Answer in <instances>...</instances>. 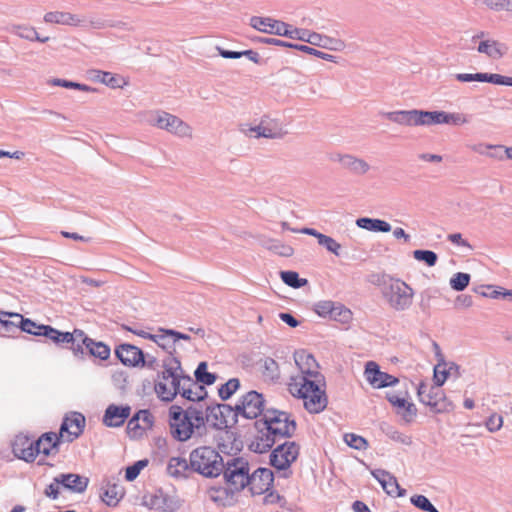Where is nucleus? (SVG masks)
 <instances>
[{
	"label": "nucleus",
	"instance_id": "51",
	"mask_svg": "<svg viewBox=\"0 0 512 512\" xmlns=\"http://www.w3.org/2000/svg\"><path fill=\"white\" fill-rule=\"evenodd\" d=\"M344 440L347 443L348 446L357 449V450H363L366 449L368 442L365 438L356 435L354 433H348L345 434Z\"/></svg>",
	"mask_w": 512,
	"mask_h": 512
},
{
	"label": "nucleus",
	"instance_id": "3",
	"mask_svg": "<svg viewBox=\"0 0 512 512\" xmlns=\"http://www.w3.org/2000/svg\"><path fill=\"white\" fill-rule=\"evenodd\" d=\"M184 377L180 361L173 356L167 357L163 361V371L159 380L155 383V393L163 401H172L180 392Z\"/></svg>",
	"mask_w": 512,
	"mask_h": 512
},
{
	"label": "nucleus",
	"instance_id": "22",
	"mask_svg": "<svg viewBox=\"0 0 512 512\" xmlns=\"http://www.w3.org/2000/svg\"><path fill=\"white\" fill-rule=\"evenodd\" d=\"M256 428L257 433L250 442L249 448L256 453L268 452L275 444L277 437L266 430L264 425H260L259 421L256 422Z\"/></svg>",
	"mask_w": 512,
	"mask_h": 512
},
{
	"label": "nucleus",
	"instance_id": "41",
	"mask_svg": "<svg viewBox=\"0 0 512 512\" xmlns=\"http://www.w3.org/2000/svg\"><path fill=\"white\" fill-rule=\"evenodd\" d=\"M330 319L337 321L341 324H349L353 319V313L344 305L336 303L333 308V313L331 314Z\"/></svg>",
	"mask_w": 512,
	"mask_h": 512
},
{
	"label": "nucleus",
	"instance_id": "49",
	"mask_svg": "<svg viewBox=\"0 0 512 512\" xmlns=\"http://www.w3.org/2000/svg\"><path fill=\"white\" fill-rule=\"evenodd\" d=\"M469 281V274L459 272L453 275V277L450 279V285L454 290L462 291L469 285Z\"/></svg>",
	"mask_w": 512,
	"mask_h": 512
},
{
	"label": "nucleus",
	"instance_id": "24",
	"mask_svg": "<svg viewBox=\"0 0 512 512\" xmlns=\"http://www.w3.org/2000/svg\"><path fill=\"white\" fill-rule=\"evenodd\" d=\"M371 473L388 495L392 497H402L405 495V489L400 487L396 477L391 473L381 469L374 470Z\"/></svg>",
	"mask_w": 512,
	"mask_h": 512
},
{
	"label": "nucleus",
	"instance_id": "57",
	"mask_svg": "<svg viewBox=\"0 0 512 512\" xmlns=\"http://www.w3.org/2000/svg\"><path fill=\"white\" fill-rule=\"evenodd\" d=\"M295 49H298L304 53H307V54H310V55H314L318 58H321V59H324V60H327V61H333L334 59V56L331 55V54H327V53H324L320 50H317L315 48H312L310 46H306V45H297L295 46Z\"/></svg>",
	"mask_w": 512,
	"mask_h": 512
},
{
	"label": "nucleus",
	"instance_id": "47",
	"mask_svg": "<svg viewBox=\"0 0 512 512\" xmlns=\"http://www.w3.org/2000/svg\"><path fill=\"white\" fill-rule=\"evenodd\" d=\"M449 374H450V371L447 368V364L444 361L439 362L434 367V375H433L434 383L436 385L442 386L446 382Z\"/></svg>",
	"mask_w": 512,
	"mask_h": 512
},
{
	"label": "nucleus",
	"instance_id": "9",
	"mask_svg": "<svg viewBox=\"0 0 512 512\" xmlns=\"http://www.w3.org/2000/svg\"><path fill=\"white\" fill-rule=\"evenodd\" d=\"M295 364L299 374L291 378H304L305 380H324L319 371V365L314 356L306 350H298L294 353Z\"/></svg>",
	"mask_w": 512,
	"mask_h": 512
},
{
	"label": "nucleus",
	"instance_id": "33",
	"mask_svg": "<svg viewBox=\"0 0 512 512\" xmlns=\"http://www.w3.org/2000/svg\"><path fill=\"white\" fill-rule=\"evenodd\" d=\"M124 496V489L116 483L108 482L100 495L101 500L108 506L115 507Z\"/></svg>",
	"mask_w": 512,
	"mask_h": 512
},
{
	"label": "nucleus",
	"instance_id": "63",
	"mask_svg": "<svg viewBox=\"0 0 512 512\" xmlns=\"http://www.w3.org/2000/svg\"><path fill=\"white\" fill-rule=\"evenodd\" d=\"M324 40H328V37L322 36L315 32L308 31V34H307V42L308 43L315 45V46H319V45H324L323 44Z\"/></svg>",
	"mask_w": 512,
	"mask_h": 512
},
{
	"label": "nucleus",
	"instance_id": "43",
	"mask_svg": "<svg viewBox=\"0 0 512 512\" xmlns=\"http://www.w3.org/2000/svg\"><path fill=\"white\" fill-rule=\"evenodd\" d=\"M15 33L24 39L30 40V41H39V42H47L49 40V37L46 36L45 39H40V36L38 35L35 28L31 26H17L15 27Z\"/></svg>",
	"mask_w": 512,
	"mask_h": 512
},
{
	"label": "nucleus",
	"instance_id": "45",
	"mask_svg": "<svg viewBox=\"0 0 512 512\" xmlns=\"http://www.w3.org/2000/svg\"><path fill=\"white\" fill-rule=\"evenodd\" d=\"M187 469V462L180 457H173L170 459L167 471L171 476L177 477Z\"/></svg>",
	"mask_w": 512,
	"mask_h": 512
},
{
	"label": "nucleus",
	"instance_id": "23",
	"mask_svg": "<svg viewBox=\"0 0 512 512\" xmlns=\"http://www.w3.org/2000/svg\"><path fill=\"white\" fill-rule=\"evenodd\" d=\"M12 447L14 454L20 459L34 461L37 457L36 442L28 436H16Z\"/></svg>",
	"mask_w": 512,
	"mask_h": 512
},
{
	"label": "nucleus",
	"instance_id": "50",
	"mask_svg": "<svg viewBox=\"0 0 512 512\" xmlns=\"http://www.w3.org/2000/svg\"><path fill=\"white\" fill-rule=\"evenodd\" d=\"M413 257L418 261L425 262L430 267L434 266L438 259L436 253L430 250H415Z\"/></svg>",
	"mask_w": 512,
	"mask_h": 512
},
{
	"label": "nucleus",
	"instance_id": "15",
	"mask_svg": "<svg viewBox=\"0 0 512 512\" xmlns=\"http://www.w3.org/2000/svg\"><path fill=\"white\" fill-rule=\"evenodd\" d=\"M274 475L268 468H258L249 475L247 487L253 496L267 493L273 486Z\"/></svg>",
	"mask_w": 512,
	"mask_h": 512
},
{
	"label": "nucleus",
	"instance_id": "4",
	"mask_svg": "<svg viewBox=\"0 0 512 512\" xmlns=\"http://www.w3.org/2000/svg\"><path fill=\"white\" fill-rule=\"evenodd\" d=\"M190 465L206 477H217L223 470V459L215 449L204 446L191 452Z\"/></svg>",
	"mask_w": 512,
	"mask_h": 512
},
{
	"label": "nucleus",
	"instance_id": "6",
	"mask_svg": "<svg viewBox=\"0 0 512 512\" xmlns=\"http://www.w3.org/2000/svg\"><path fill=\"white\" fill-rule=\"evenodd\" d=\"M384 296L392 308L403 311L411 306L414 290L400 279H390L385 284Z\"/></svg>",
	"mask_w": 512,
	"mask_h": 512
},
{
	"label": "nucleus",
	"instance_id": "52",
	"mask_svg": "<svg viewBox=\"0 0 512 512\" xmlns=\"http://www.w3.org/2000/svg\"><path fill=\"white\" fill-rule=\"evenodd\" d=\"M411 503L417 508L427 512H439L429 501V499L423 495H414L411 497Z\"/></svg>",
	"mask_w": 512,
	"mask_h": 512
},
{
	"label": "nucleus",
	"instance_id": "10",
	"mask_svg": "<svg viewBox=\"0 0 512 512\" xmlns=\"http://www.w3.org/2000/svg\"><path fill=\"white\" fill-rule=\"evenodd\" d=\"M264 411V398L256 391L246 393L235 406L236 415L247 419H255Z\"/></svg>",
	"mask_w": 512,
	"mask_h": 512
},
{
	"label": "nucleus",
	"instance_id": "35",
	"mask_svg": "<svg viewBox=\"0 0 512 512\" xmlns=\"http://www.w3.org/2000/svg\"><path fill=\"white\" fill-rule=\"evenodd\" d=\"M152 505L163 512H175L181 507V501L174 496L160 495L155 496Z\"/></svg>",
	"mask_w": 512,
	"mask_h": 512
},
{
	"label": "nucleus",
	"instance_id": "26",
	"mask_svg": "<svg viewBox=\"0 0 512 512\" xmlns=\"http://www.w3.org/2000/svg\"><path fill=\"white\" fill-rule=\"evenodd\" d=\"M131 408L128 405L118 406L111 404L107 407L103 416V423L108 427H119L130 416Z\"/></svg>",
	"mask_w": 512,
	"mask_h": 512
},
{
	"label": "nucleus",
	"instance_id": "39",
	"mask_svg": "<svg viewBox=\"0 0 512 512\" xmlns=\"http://www.w3.org/2000/svg\"><path fill=\"white\" fill-rule=\"evenodd\" d=\"M41 336H45L46 338L52 340L55 343H73L74 342V334L70 332H61L57 329L45 325L44 329L41 333Z\"/></svg>",
	"mask_w": 512,
	"mask_h": 512
},
{
	"label": "nucleus",
	"instance_id": "7",
	"mask_svg": "<svg viewBox=\"0 0 512 512\" xmlns=\"http://www.w3.org/2000/svg\"><path fill=\"white\" fill-rule=\"evenodd\" d=\"M249 465L241 459L236 458L229 461L226 466H223V478L225 483L237 495L249 483Z\"/></svg>",
	"mask_w": 512,
	"mask_h": 512
},
{
	"label": "nucleus",
	"instance_id": "30",
	"mask_svg": "<svg viewBox=\"0 0 512 512\" xmlns=\"http://www.w3.org/2000/svg\"><path fill=\"white\" fill-rule=\"evenodd\" d=\"M57 483H61L65 488L76 493H82L86 490L89 479L78 474H60L55 478Z\"/></svg>",
	"mask_w": 512,
	"mask_h": 512
},
{
	"label": "nucleus",
	"instance_id": "2",
	"mask_svg": "<svg viewBox=\"0 0 512 512\" xmlns=\"http://www.w3.org/2000/svg\"><path fill=\"white\" fill-rule=\"evenodd\" d=\"M288 390L292 396L303 401V406L309 413H320L328 404L324 380L290 378Z\"/></svg>",
	"mask_w": 512,
	"mask_h": 512
},
{
	"label": "nucleus",
	"instance_id": "32",
	"mask_svg": "<svg viewBox=\"0 0 512 512\" xmlns=\"http://www.w3.org/2000/svg\"><path fill=\"white\" fill-rule=\"evenodd\" d=\"M44 21L51 24H60L67 26H80L82 20L78 15L64 11H52L44 15Z\"/></svg>",
	"mask_w": 512,
	"mask_h": 512
},
{
	"label": "nucleus",
	"instance_id": "18",
	"mask_svg": "<svg viewBox=\"0 0 512 512\" xmlns=\"http://www.w3.org/2000/svg\"><path fill=\"white\" fill-rule=\"evenodd\" d=\"M230 413L229 407L223 404L208 406L204 411V425L207 423L218 430L226 429L229 427L228 416Z\"/></svg>",
	"mask_w": 512,
	"mask_h": 512
},
{
	"label": "nucleus",
	"instance_id": "17",
	"mask_svg": "<svg viewBox=\"0 0 512 512\" xmlns=\"http://www.w3.org/2000/svg\"><path fill=\"white\" fill-rule=\"evenodd\" d=\"M364 374L369 384L378 389L393 386L399 382L395 376L380 371L379 365L373 361L367 362Z\"/></svg>",
	"mask_w": 512,
	"mask_h": 512
},
{
	"label": "nucleus",
	"instance_id": "11",
	"mask_svg": "<svg viewBox=\"0 0 512 512\" xmlns=\"http://www.w3.org/2000/svg\"><path fill=\"white\" fill-rule=\"evenodd\" d=\"M240 131L247 137H255V138H281L284 135V132L278 122L273 119H262L258 125H241Z\"/></svg>",
	"mask_w": 512,
	"mask_h": 512
},
{
	"label": "nucleus",
	"instance_id": "27",
	"mask_svg": "<svg viewBox=\"0 0 512 512\" xmlns=\"http://www.w3.org/2000/svg\"><path fill=\"white\" fill-rule=\"evenodd\" d=\"M207 497L216 505L232 506L236 502V494L226 486H211L206 491Z\"/></svg>",
	"mask_w": 512,
	"mask_h": 512
},
{
	"label": "nucleus",
	"instance_id": "28",
	"mask_svg": "<svg viewBox=\"0 0 512 512\" xmlns=\"http://www.w3.org/2000/svg\"><path fill=\"white\" fill-rule=\"evenodd\" d=\"M36 442L37 456L43 454L49 456L58 452V447L63 440H60V435L54 432H47L42 434Z\"/></svg>",
	"mask_w": 512,
	"mask_h": 512
},
{
	"label": "nucleus",
	"instance_id": "60",
	"mask_svg": "<svg viewBox=\"0 0 512 512\" xmlns=\"http://www.w3.org/2000/svg\"><path fill=\"white\" fill-rule=\"evenodd\" d=\"M356 157L348 154H336L332 156L333 161H338L343 167L351 170L353 165L355 164Z\"/></svg>",
	"mask_w": 512,
	"mask_h": 512
},
{
	"label": "nucleus",
	"instance_id": "25",
	"mask_svg": "<svg viewBox=\"0 0 512 512\" xmlns=\"http://www.w3.org/2000/svg\"><path fill=\"white\" fill-rule=\"evenodd\" d=\"M251 25L253 28L268 34L284 36L287 33V23L269 17H252Z\"/></svg>",
	"mask_w": 512,
	"mask_h": 512
},
{
	"label": "nucleus",
	"instance_id": "19",
	"mask_svg": "<svg viewBox=\"0 0 512 512\" xmlns=\"http://www.w3.org/2000/svg\"><path fill=\"white\" fill-rule=\"evenodd\" d=\"M155 125L160 129H165L182 137H190L192 135V130L189 125L175 115L167 112H162L158 115Z\"/></svg>",
	"mask_w": 512,
	"mask_h": 512
},
{
	"label": "nucleus",
	"instance_id": "1",
	"mask_svg": "<svg viewBox=\"0 0 512 512\" xmlns=\"http://www.w3.org/2000/svg\"><path fill=\"white\" fill-rule=\"evenodd\" d=\"M168 422L172 437L185 442L193 436L195 430L204 427V410L197 406L183 409L181 406L172 405L168 411Z\"/></svg>",
	"mask_w": 512,
	"mask_h": 512
},
{
	"label": "nucleus",
	"instance_id": "62",
	"mask_svg": "<svg viewBox=\"0 0 512 512\" xmlns=\"http://www.w3.org/2000/svg\"><path fill=\"white\" fill-rule=\"evenodd\" d=\"M220 55L224 58L228 59H237L240 58L242 55H248L250 59L254 60L252 55H255V53L252 50H246L243 52H234V51H228V50H220Z\"/></svg>",
	"mask_w": 512,
	"mask_h": 512
},
{
	"label": "nucleus",
	"instance_id": "29",
	"mask_svg": "<svg viewBox=\"0 0 512 512\" xmlns=\"http://www.w3.org/2000/svg\"><path fill=\"white\" fill-rule=\"evenodd\" d=\"M178 394L189 401H201L206 397L207 392L201 384L195 382L191 377L185 376Z\"/></svg>",
	"mask_w": 512,
	"mask_h": 512
},
{
	"label": "nucleus",
	"instance_id": "48",
	"mask_svg": "<svg viewBox=\"0 0 512 512\" xmlns=\"http://www.w3.org/2000/svg\"><path fill=\"white\" fill-rule=\"evenodd\" d=\"M160 333L153 334V336H149V340L155 342L159 347L163 349H169L174 344H172V339L170 334L167 333V330L160 329Z\"/></svg>",
	"mask_w": 512,
	"mask_h": 512
},
{
	"label": "nucleus",
	"instance_id": "14",
	"mask_svg": "<svg viewBox=\"0 0 512 512\" xmlns=\"http://www.w3.org/2000/svg\"><path fill=\"white\" fill-rule=\"evenodd\" d=\"M153 424V415L148 410H140L128 421L126 431L131 439H139L153 427Z\"/></svg>",
	"mask_w": 512,
	"mask_h": 512
},
{
	"label": "nucleus",
	"instance_id": "42",
	"mask_svg": "<svg viewBox=\"0 0 512 512\" xmlns=\"http://www.w3.org/2000/svg\"><path fill=\"white\" fill-rule=\"evenodd\" d=\"M195 378L198 384L212 385L216 381V376L207 371V363L201 362L196 371Z\"/></svg>",
	"mask_w": 512,
	"mask_h": 512
},
{
	"label": "nucleus",
	"instance_id": "40",
	"mask_svg": "<svg viewBox=\"0 0 512 512\" xmlns=\"http://www.w3.org/2000/svg\"><path fill=\"white\" fill-rule=\"evenodd\" d=\"M259 371L265 380H274L279 376L278 363L270 357H266L260 361Z\"/></svg>",
	"mask_w": 512,
	"mask_h": 512
},
{
	"label": "nucleus",
	"instance_id": "21",
	"mask_svg": "<svg viewBox=\"0 0 512 512\" xmlns=\"http://www.w3.org/2000/svg\"><path fill=\"white\" fill-rule=\"evenodd\" d=\"M115 355L127 367H139L144 363L143 351L135 345L123 343L116 347Z\"/></svg>",
	"mask_w": 512,
	"mask_h": 512
},
{
	"label": "nucleus",
	"instance_id": "54",
	"mask_svg": "<svg viewBox=\"0 0 512 512\" xmlns=\"http://www.w3.org/2000/svg\"><path fill=\"white\" fill-rule=\"evenodd\" d=\"M318 243L334 255L340 254L341 245L332 237L323 234Z\"/></svg>",
	"mask_w": 512,
	"mask_h": 512
},
{
	"label": "nucleus",
	"instance_id": "53",
	"mask_svg": "<svg viewBox=\"0 0 512 512\" xmlns=\"http://www.w3.org/2000/svg\"><path fill=\"white\" fill-rule=\"evenodd\" d=\"M148 464V460H139L133 465L126 468L125 478L128 481H133L138 477L141 470L146 467Z\"/></svg>",
	"mask_w": 512,
	"mask_h": 512
},
{
	"label": "nucleus",
	"instance_id": "16",
	"mask_svg": "<svg viewBox=\"0 0 512 512\" xmlns=\"http://www.w3.org/2000/svg\"><path fill=\"white\" fill-rule=\"evenodd\" d=\"M391 121L405 126H428L429 111L421 110H403L395 111L387 114Z\"/></svg>",
	"mask_w": 512,
	"mask_h": 512
},
{
	"label": "nucleus",
	"instance_id": "34",
	"mask_svg": "<svg viewBox=\"0 0 512 512\" xmlns=\"http://www.w3.org/2000/svg\"><path fill=\"white\" fill-rule=\"evenodd\" d=\"M477 50L492 59H499L505 54L506 47L496 40L488 39L481 41Z\"/></svg>",
	"mask_w": 512,
	"mask_h": 512
},
{
	"label": "nucleus",
	"instance_id": "31",
	"mask_svg": "<svg viewBox=\"0 0 512 512\" xmlns=\"http://www.w3.org/2000/svg\"><path fill=\"white\" fill-rule=\"evenodd\" d=\"M468 122L465 115L460 113H446L444 111H429V125L452 124L463 125Z\"/></svg>",
	"mask_w": 512,
	"mask_h": 512
},
{
	"label": "nucleus",
	"instance_id": "55",
	"mask_svg": "<svg viewBox=\"0 0 512 512\" xmlns=\"http://www.w3.org/2000/svg\"><path fill=\"white\" fill-rule=\"evenodd\" d=\"M44 326L45 325L37 324L30 319L23 318L21 330L32 335L41 336Z\"/></svg>",
	"mask_w": 512,
	"mask_h": 512
},
{
	"label": "nucleus",
	"instance_id": "5",
	"mask_svg": "<svg viewBox=\"0 0 512 512\" xmlns=\"http://www.w3.org/2000/svg\"><path fill=\"white\" fill-rule=\"evenodd\" d=\"M260 425L278 437H291L296 430V422L291 416L276 409H268L263 413Z\"/></svg>",
	"mask_w": 512,
	"mask_h": 512
},
{
	"label": "nucleus",
	"instance_id": "36",
	"mask_svg": "<svg viewBox=\"0 0 512 512\" xmlns=\"http://www.w3.org/2000/svg\"><path fill=\"white\" fill-rule=\"evenodd\" d=\"M23 316L19 313H10L0 310V325L6 332L21 329Z\"/></svg>",
	"mask_w": 512,
	"mask_h": 512
},
{
	"label": "nucleus",
	"instance_id": "61",
	"mask_svg": "<svg viewBox=\"0 0 512 512\" xmlns=\"http://www.w3.org/2000/svg\"><path fill=\"white\" fill-rule=\"evenodd\" d=\"M100 81L112 88L120 87L119 79L110 72H100Z\"/></svg>",
	"mask_w": 512,
	"mask_h": 512
},
{
	"label": "nucleus",
	"instance_id": "56",
	"mask_svg": "<svg viewBox=\"0 0 512 512\" xmlns=\"http://www.w3.org/2000/svg\"><path fill=\"white\" fill-rule=\"evenodd\" d=\"M336 303L332 302V301H321V302H318L316 305H315V312L320 316V317H331V314L333 313V308L335 306Z\"/></svg>",
	"mask_w": 512,
	"mask_h": 512
},
{
	"label": "nucleus",
	"instance_id": "59",
	"mask_svg": "<svg viewBox=\"0 0 512 512\" xmlns=\"http://www.w3.org/2000/svg\"><path fill=\"white\" fill-rule=\"evenodd\" d=\"M307 34L308 30L294 28L291 25L287 24V33L284 34V36L291 39H297L307 42Z\"/></svg>",
	"mask_w": 512,
	"mask_h": 512
},
{
	"label": "nucleus",
	"instance_id": "46",
	"mask_svg": "<svg viewBox=\"0 0 512 512\" xmlns=\"http://www.w3.org/2000/svg\"><path fill=\"white\" fill-rule=\"evenodd\" d=\"M282 281L293 288H299L306 284V279H300L297 272L283 271L281 272Z\"/></svg>",
	"mask_w": 512,
	"mask_h": 512
},
{
	"label": "nucleus",
	"instance_id": "12",
	"mask_svg": "<svg viewBox=\"0 0 512 512\" xmlns=\"http://www.w3.org/2000/svg\"><path fill=\"white\" fill-rule=\"evenodd\" d=\"M86 424L85 417L79 412L67 414L60 426V440L64 443H71L76 440L84 430Z\"/></svg>",
	"mask_w": 512,
	"mask_h": 512
},
{
	"label": "nucleus",
	"instance_id": "38",
	"mask_svg": "<svg viewBox=\"0 0 512 512\" xmlns=\"http://www.w3.org/2000/svg\"><path fill=\"white\" fill-rule=\"evenodd\" d=\"M83 344L89 350L90 354L101 359L107 360L110 357L111 350L103 342H96L91 338H84Z\"/></svg>",
	"mask_w": 512,
	"mask_h": 512
},
{
	"label": "nucleus",
	"instance_id": "20",
	"mask_svg": "<svg viewBox=\"0 0 512 512\" xmlns=\"http://www.w3.org/2000/svg\"><path fill=\"white\" fill-rule=\"evenodd\" d=\"M387 399L390 404L396 410V413L399 414L406 422H411L417 413V409L415 405L408 401V393H388Z\"/></svg>",
	"mask_w": 512,
	"mask_h": 512
},
{
	"label": "nucleus",
	"instance_id": "37",
	"mask_svg": "<svg viewBox=\"0 0 512 512\" xmlns=\"http://www.w3.org/2000/svg\"><path fill=\"white\" fill-rule=\"evenodd\" d=\"M358 227L362 229H366L373 232H390L391 225L380 219H372V218H359L356 221Z\"/></svg>",
	"mask_w": 512,
	"mask_h": 512
},
{
	"label": "nucleus",
	"instance_id": "58",
	"mask_svg": "<svg viewBox=\"0 0 512 512\" xmlns=\"http://www.w3.org/2000/svg\"><path fill=\"white\" fill-rule=\"evenodd\" d=\"M485 425L490 432H496L500 430L503 425V417L497 413H493L489 416Z\"/></svg>",
	"mask_w": 512,
	"mask_h": 512
},
{
	"label": "nucleus",
	"instance_id": "44",
	"mask_svg": "<svg viewBox=\"0 0 512 512\" xmlns=\"http://www.w3.org/2000/svg\"><path fill=\"white\" fill-rule=\"evenodd\" d=\"M240 382L237 378L229 379L218 389L219 397L222 400L229 399L239 388Z\"/></svg>",
	"mask_w": 512,
	"mask_h": 512
},
{
	"label": "nucleus",
	"instance_id": "8",
	"mask_svg": "<svg viewBox=\"0 0 512 512\" xmlns=\"http://www.w3.org/2000/svg\"><path fill=\"white\" fill-rule=\"evenodd\" d=\"M440 385L421 383L418 387L420 401L436 413H445L453 409V404L447 399Z\"/></svg>",
	"mask_w": 512,
	"mask_h": 512
},
{
	"label": "nucleus",
	"instance_id": "13",
	"mask_svg": "<svg viewBox=\"0 0 512 512\" xmlns=\"http://www.w3.org/2000/svg\"><path fill=\"white\" fill-rule=\"evenodd\" d=\"M299 456V446L295 442H285L275 448L270 454V463L278 470L291 466Z\"/></svg>",
	"mask_w": 512,
	"mask_h": 512
},
{
	"label": "nucleus",
	"instance_id": "64",
	"mask_svg": "<svg viewBox=\"0 0 512 512\" xmlns=\"http://www.w3.org/2000/svg\"><path fill=\"white\" fill-rule=\"evenodd\" d=\"M369 170V165L363 159L357 158L355 164L351 168V171L358 174H364Z\"/></svg>",
	"mask_w": 512,
	"mask_h": 512
}]
</instances>
